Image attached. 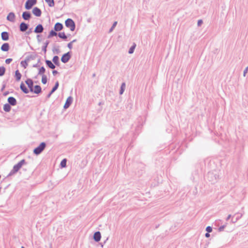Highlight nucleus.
I'll return each instance as SVG.
<instances>
[{
  "instance_id": "obj_1",
  "label": "nucleus",
  "mask_w": 248,
  "mask_h": 248,
  "mask_svg": "<svg viewBox=\"0 0 248 248\" xmlns=\"http://www.w3.org/2000/svg\"><path fill=\"white\" fill-rule=\"evenodd\" d=\"M25 82L27 85L29 89L27 88V87L26 86L23 82H21L20 85V90L23 93L25 94L28 93L30 92L31 93L32 89H33L34 86V81L30 78H28L25 81Z\"/></svg>"
},
{
  "instance_id": "obj_2",
  "label": "nucleus",
  "mask_w": 248,
  "mask_h": 248,
  "mask_svg": "<svg viewBox=\"0 0 248 248\" xmlns=\"http://www.w3.org/2000/svg\"><path fill=\"white\" fill-rule=\"evenodd\" d=\"M26 164H27V162L26 161L25 159H23L21 160H20L17 164L14 166L13 169L8 174L7 177H9L16 173L20 170V169L23 165Z\"/></svg>"
},
{
  "instance_id": "obj_3",
  "label": "nucleus",
  "mask_w": 248,
  "mask_h": 248,
  "mask_svg": "<svg viewBox=\"0 0 248 248\" xmlns=\"http://www.w3.org/2000/svg\"><path fill=\"white\" fill-rule=\"evenodd\" d=\"M206 179L212 183H215L219 179V174L216 170L209 171L206 175Z\"/></svg>"
},
{
  "instance_id": "obj_4",
  "label": "nucleus",
  "mask_w": 248,
  "mask_h": 248,
  "mask_svg": "<svg viewBox=\"0 0 248 248\" xmlns=\"http://www.w3.org/2000/svg\"><path fill=\"white\" fill-rule=\"evenodd\" d=\"M46 147V143L45 142H41L39 145L35 148L33 150V153L36 155L41 154Z\"/></svg>"
},
{
  "instance_id": "obj_5",
  "label": "nucleus",
  "mask_w": 248,
  "mask_h": 248,
  "mask_svg": "<svg viewBox=\"0 0 248 248\" xmlns=\"http://www.w3.org/2000/svg\"><path fill=\"white\" fill-rule=\"evenodd\" d=\"M65 25L67 28H69L71 31H74L76 29V24L71 18H69L65 20Z\"/></svg>"
},
{
  "instance_id": "obj_6",
  "label": "nucleus",
  "mask_w": 248,
  "mask_h": 248,
  "mask_svg": "<svg viewBox=\"0 0 248 248\" xmlns=\"http://www.w3.org/2000/svg\"><path fill=\"white\" fill-rule=\"evenodd\" d=\"M72 55V52L71 51L63 54L61 59L62 62L63 63H67L71 59Z\"/></svg>"
},
{
  "instance_id": "obj_7",
  "label": "nucleus",
  "mask_w": 248,
  "mask_h": 248,
  "mask_svg": "<svg viewBox=\"0 0 248 248\" xmlns=\"http://www.w3.org/2000/svg\"><path fill=\"white\" fill-rule=\"evenodd\" d=\"M37 2V0H27L25 4V8L27 10H31Z\"/></svg>"
},
{
  "instance_id": "obj_8",
  "label": "nucleus",
  "mask_w": 248,
  "mask_h": 248,
  "mask_svg": "<svg viewBox=\"0 0 248 248\" xmlns=\"http://www.w3.org/2000/svg\"><path fill=\"white\" fill-rule=\"evenodd\" d=\"M59 82L58 81H57L55 82L54 86L52 87L51 91L46 96V100L50 97L51 95L58 89V88H59Z\"/></svg>"
},
{
  "instance_id": "obj_9",
  "label": "nucleus",
  "mask_w": 248,
  "mask_h": 248,
  "mask_svg": "<svg viewBox=\"0 0 248 248\" xmlns=\"http://www.w3.org/2000/svg\"><path fill=\"white\" fill-rule=\"evenodd\" d=\"M29 27V25L24 22H22L19 24V29L21 32H25Z\"/></svg>"
},
{
  "instance_id": "obj_10",
  "label": "nucleus",
  "mask_w": 248,
  "mask_h": 248,
  "mask_svg": "<svg viewBox=\"0 0 248 248\" xmlns=\"http://www.w3.org/2000/svg\"><path fill=\"white\" fill-rule=\"evenodd\" d=\"M73 101V98L71 96H69L67 97L63 106V108L66 109L68 108L72 104Z\"/></svg>"
},
{
  "instance_id": "obj_11",
  "label": "nucleus",
  "mask_w": 248,
  "mask_h": 248,
  "mask_svg": "<svg viewBox=\"0 0 248 248\" xmlns=\"http://www.w3.org/2000/svg\"><path fill=\"white\" fill-rule=\"evenodd\" d=\"M22 17L25 20H29L31 18V14L29 11H24L22 13Z\"/></svg>"
},
{
  "instance_id": "obj_12",
  "label": "nucleus",
  "mask_w": 248,
  "mask_h": 248,
  "mask_svg": "<svg viewBox=\"0 0 248 248\" xmlns=\"http://www.w3.org/2000/svg\"><path fill=\"white\" fill-rule=\"evenodd\" d=\"M32 14L37 17L41 16L42 15V11L37 7H34L32 10Z\"/></svg>"
},
{
  "instance_id": "obj_13",
  "label": "nucleus",
  "mask_w": 248,
  "mask_h": 248,
  "mask_svg": "<svg viewBox=\"0 0 248 248\" xmlns=\"http://www.w3.org/2000/svg\"><path fill=\"white\" fill-rule=\"evenodd\" d=\"M93 239L96 242H99L101 238V234L99 231L95 232L93 235Z\"/></svg>"
},
{
  "instance_id": "obj_14",
  "label": "nucleus",
  "mask_w": 248,
  "mask_h": 248,
  "mask_svg": "<svg viewBox=\"0 0 248 248\" xmlns=\"http://www.w3.org/2000/svg\"><path fill=\"white\" fill-rule=\"evenodd\" d=\"M44 30L43 26L41 24H39L35 28L33 32L36 33H41L43 32Z\"/></svg>"
},
{
  "instance_id": "obj_15",
  "label": "nucleus",
  "mask_w": 248,
  "mask_h": 248,
  "mask_svg": "<svg viewBox=\"0 0 248 248\" xmlns=\"http://www.w3.org/2000/svg\"><path fill=\"white\" fill-rule=\"evenodd\" d=\"M31 93L39 94L42 93V88L40 85H36L34 86Z\"/></svg>"
},
{
  "instance_id": "obj_16",
  "label": "nucleus",
  "mask_w": 248,
  "mask_h": 248,
  "mask_svg": "<svg viewBox=\"0 0 248 248\" xmlns=\"http://www.w3.org/2000/svg\"><path fill=\"white\" fill-rule=\"evenodd\" d=\"M16 16L14 12L9 13L6 17V19L11 22H15Z\"/></svg>"
},
{
  "instance_id": "obj_17",
  "label": "nucleus",
  "mask_w": 248,
  "mask_h": 248,
  "mask_svg": "<svg viewBox=\"0 0 248 248\" xmlns=\"http://www.w3.org/2000/svg\"><path fill=\"white\" fill-rule=\"evenodd\" d=\"M8 103L9 104L12 106H14L16 105L17 102L16 99L13 97L10 96L7 99Z\"/></svg>"
},
{
  "instance_id": "obj_18",
  "label": "nucleus",
  "mask_w": 248,
  "mask_h": 248,
  "mask_svg": "<svg viewBox=\"0 0 248 248\" xmlns=\"http://www.w3.org/2000/svg\"><path fill=\"white\" fill-rule=\"evenodd\" d=\"M10 34L7 31H3L1 33V39L4 41H8L9 39Z\"/></svg>"
},
{
  "instance_id": "obj_19",
  "label": "nucleus",
  "mask_w": 248,
  "mask_h": 248,
  "mask_svg": "<svg viewBox=\"0 0 248 248\" xmlns=\"http://www.w3.org/2000/svg\"><path fill=\"white\" fill-rule=\"evenodd\" d=\"M10 48V45L8 43H4L1 46L0 49L4 52H7Z\"/></svg>"
},
{
  "instance_id": "obj_20",
  "label": "nucleus",
  "mask_w": 248,
  "mask_h": 248,
  "mask_svg": "<svg viewBox=\"0 0 248 248\" xmlns=\"http://www.w3.org/2000/svg\"><path fill=\"white\" fill-rule=\"evenodd\" d=\"M242 217V214L237 213L234 215V216L232 217L231 221L232 223H234L236 222L240 218Z\"/></svg>"
},
{
  "instance_id": "obj_21",
  "label": "nucleus",
  "mask_w": 248,
  "mask_h": 248,
  "mask_svg": "<svg viewBox=\"0 0 248 248\" xmlns=\"http://www.w3.org/2000/svg\"><path fill=\"white\" fill-rule=\"evenodd\" d=\"M63 28V24L60 22H57L54 27V30L55 31H59L62 30Z\"/></svg>"
},
{
  "instance_id": "obj_22",
  "label": "nucleus",
  "mask_w": 248,
  "mask_h": 248,
  "mask_svg": "<svg viewBox=\"0 0 248 248\" xmlns=\"http://www.w3.org/2000/svg\"><path fill=\"white\" fill-rule=\"evenodd\" d=\"M45 62L46 66L50 69H54L56 67L55 65L50 60H46Z\"/></svg>"
},
{
  "instance_id": "obj_23",
  "label": "nucleus",
  "mask_w": 248,
  "mask_h": 248,
  "mask_svg": "<svg viewBox=\"0 0 248 248\" xmlns=\"http://www.w3.org/2000/svg\"><path fill=\"white\" fill-rule=\"evenodd\" d=\"M14 77L16 79V80L17 82L19 81L21 78L22 75L20 73L19 71L17 69L15 72Z\"/></svg>"
},
{
  "instance_id": "obj_24",
  "label": "nucleus",
  "mask_w": 248,
  "mask_h": 248,
  "mask_svg": "<svg viewBox=\"0 0 248 248\" xmlns=\"http://www.w3.org/2000/svg\"><path fill=\"white\" fill-rule=\"evenodd\" d=\"M52 62L55 66H59L60 65V62L59 61V57L56 55L54 56L52 58Z\"/></svg>"
},
{
  "instance_id": "obj_25",
  "label": "nucleus",
  "mask_w": 248,
  "mask_h": 248,
  "mask_svg": "<svg viewBox=\"0 0 248 248\" xmlns=\"http://www.w3.org/2000/svg\"><path fill=\"white\" fill-rule=\"evenodd\" d=\"M38 57V55L36 53H33V54L29 55L26 57V59L29 62L30 60H33L36 59V57Z\"/></svg>"
},
{
  "instance_id": "obj_26",
  "label": "nucleus",
  "mask_w": 248,
  "mask_h": 248,
  "mask_svg": "<svg viewBox=\"0 0 248 248\" xmlns=\"http://www.w3.org/2000/svg\"><path fill=\"white\" fill-rule=\"evenodd\" d=\"M59 38L63 40L64 41H67L68 36L66 35L64 32H60L58 33L57 35Z\"/></svg>"
},
{
  "instance_id": "obj_27",
  "label": "nucleus",
  "mask_w": 248,
  "mask_h": 248,
  "mask_svg": "<svg viewBox=\"0 0 248 248\" xmlns=\"http://www.w3.org/2000/svg\"><path fill=\"white\" fill-rule=\"evenodd\" d=\"M58 35V33H57V31H55L54 29L51 30L48 33V35H47V38H51L53 36H56Z\"/></svg>"
},
{
  "instance_id": "obj_28",
  "label": "nucleus",
  "mask_w": 248,
  "mask_h": 248,
  "mask_svg": "<svg viewBox=\"0 0 248 248\" xmlns=\"http://www.w3.org/2000/svg\"><path fill=\"white\" fill-rule=\"evenodd\" d=\"M49 43H50L49 40H46L44 43V45L42 46V51H44L45 54H46V52L47 47V46H48V44H49Z\"/></svg>"
},
{
  "instance_id": "obj_29",
  "label": "nucleus",
  "mask_w": 248,
  "mask_h": 248,
  "mask_svg": "<svg viewBox=\"0 0 248 248\" xmlns=\"http://www.w3.org/2000/svg\"><path fill=\"white\" fill-rule=\"evenodd\" d=\"M11 105H10L8 103H6L5 104H4L3 105V110L6 112H8L9 111H10V110H11L12 109V108H11Z\"/></svg>"
},
{
  "instance_id": "obj_30",
  "label": "nucleus",
  "mask_w": 248,
  "mask_h": 248,
  "mask_svg": "<svg viewBox=\"0 0 248 248\" xmlns=\"http://www.w3.org/2000/svg\"><path fill=\"white\" fill-rule=\"evenodd\" d=\"M125 86H126V84H125V82H123L121 84V87H120V90H119V94H120V95H122L124 93V90L125 89Z\"/></svg>"
},
{
  "instance_id": "obj_31",
  "label": "nucleus",
  "mask_w": 248,
  "mask_h": 248,
  "mask_svg": "<svg viewBox=\"0 0 248 248\" xmlns=\"http://www.w3.org/2000/svg\"><path fill=\"white\" fill-rule=\"evenodd\" d=\"M46 72V69L44 66L40 67L38 69V75H45L44 74Z\"/></svg>"
},
{
  "instance_id": "obj_32",
  "label": "nucleus",
  "mask_w": 248,
  "mask_h": 248,
  "mask_svg": "<svg viewBox=\"0 0 248 248\" xmlns=\"http://www.w3.org/2000/svg\"><path fill=\"white\" fill-rule=\"evenodd\" d=\"M67 161V160L66 158L63 159L60 163V168H65L67 166V165H66Z\"/></svg>"
},
{
  "instance_id": "obj_33",
  "label": "nucleus",
  "mask_w": 248,
  "mask_h": 248,
  "mask_svg": "<svg viewBox=\"0 0 248 248\" xmlns=\"http://www.w3.org/2000/svg\"><path fill=\"white\" fill-rule=\"evenodd\" d=\"M45 1L47 3L49 7H52L55 5L54 0H45Z\"/></svg>"
},
{
  "instance_id": "obj_34",
  "label": "nucleus",
  "mask_w": 248,
  "mask_h": 248,
  "mask_svg": "<svg viewBox=\"0 0 248 248\" xmlns=\"http://www.w3.org/2000/svg\"><path fill=\"white\" fill-rule=\"evenodd\" d=\"M136 46V44L135 43H134L133 44L132 46L129 49L128 53L130 54H133L134 53V51L135 50Z\"/></svg>"
},
{
  "instance_id": "obj_35",
  "label": "nucleus",
  "mask_w": 248,
  "mask_h": 248,
  "mask_svg": "<svg viewBox=\"0 0 248 248\" xmlns=\"http://www.w3.org/2000/svg\"><path fill=\"white\" fill-rule=\"evenodd\" d=\"M28 61L25 59L24 61H22L20 62L21 66L24 68H26L28 65Z\"/></svg>"
},
{
  "instance_id": "obj_36",
  "label": "nucleus",
  "mask_w": 248,
  "mask_h": 248,
  "mask_svg": "<svg viewBox=\"0 0 248 248\" xmlns=\"http://www.w3.org/2000/svg\"><path fill=\"white\" fill-rule=\"evenodd\" d=\"M6 72V68L4 66H0V77L3 76Z\"/></svg>"
},
{
  "instance_id": "obj_37",
  "label": "nucleus",
  "mask_w": 248,
  "mask_h": 248,
  "mask_svg": "<svg viewBox=\"0 0 248 248\" xmlns=\"http://www.w3.org/2000/svg\"><path fill=\"white\" fill-rule=\"evenodd\" d=\"M41 81L43 84H46L47 82V78L46 75L42 76Z\"/></svg>"
},
{
  "instance_id": "obj_38",
  "label": "nucleus",
  "mask_w": 248,
  "mask_h": 248,
  "mask_svg": "<svg viewBox=\"0 0 248 248\" xmlns=\"http://www.w3.org/2000/svg\"><path fill=\"white\" fill-rule=\"evenodd\" d=\"M41 64V57H40V58L38 60L37 63L36 64H33L32 67L34 68L40 67Z\"/></svg>"
},
{
  "instance_id": "obj_39",
  "label": "nucleus",
  "mask_w": 248,
  "mask_h": 248,
  "mask_svg": "<svg viewBox=\"0 0 248 248\" xmlns=\"http://www.w3.org/2000/svg\"><path fill=\"white\" fill-rule=\"evenodd\" d=\"M117 21L114 22V23H113L112 26L111 27V28L109 30V32H112L113 31V30L115 28V27L117 25Z\"/></svg>"
},
{
  "instance_id": "obj_40",
  "label": "nucleus",
  "mask_w": 248,
  "mask_h": 248,
  "mask_svg": "<svg viewBox=\"0 0 248 248\" xmlns=\"http://www.w3.org/2000/svg\"><path fill=\"white\" fill-rule=\"evenodd\" d=\"M59 46H58V48H53V49H52V51L54 53H56V54H59L60 52H61V51L59 49Z\"/></svg>"
},
{
  "instance_id": "obj_41",
  "label": "nucleus",
  "mask_w": 248,
  "mask_h": 248,
  "mask_svg": "<svg viewBox=\"0 0 248 248\" xmlns=\"http://www.w3.org/2000/svg\"><path fill=\"white\" fill-rule=\"evenodd\" d=\"M227 224V223H226L225 224H224V225H221V226H220V227H219V228L218 229V232H222V231H224V228L226 227Z\"/></svg>"
},
{
  "instance_id": "obj_42",
  "label": "nucleus",
  "mask_w": 248,
  "mask_h": 248,
  "mask_svg": "<svg viewBox=\"0 0 248 248\" xmlns=\"http://www.w3.org/2000/svg\"><path fill=\"white\" fill-rule=\"evenodd\" d=\"M206 231L208 232H211L213 231V228L211 226H207L205 229Z\"/></svg>"
},
{
  "instance_id": "obj_43",
  "label": "nucleus",
  "mask_w": 248,
  "mask_h": 248,
  "mask_svg": "<svg viewBox=\"0 0 248 248\" xmlns=\"http://www.w3.org/2000/svg\"><path fill=\"white\" fill-rule=\"evenodd\" d=\"M12 61H13V59L12 58L7 59L5 60V63L6 64H9L12 62Z\"/></svg>"
},
{
  "instance_id": "obj_44",
  "label": "nucleus",
  "mask_w": 248,
  "mask_h": 248,
  "mask_svg": "<svg viewBox=\"0 0 248 248\" xmlns=\"http://www.w3.org/2000/svg\"><path fill=\"white\" fill-rule=\"evenodd\" d=\"M203 23V21L202 19H199L197 22V25L198 27L201 26Z\"/></svg>"
},
{
  "instance_id": "obj_45",
  "label": "nucleus",
  "mask_w": 248,
  "mask_h": 248,
  "mask_svg": "<svg viewBox=\"0 0 248 248\" xmlns=\"http://www.w3.org/2000/svg\"><path fill=\"white\" fill-rule=\"evenodd\" d=\"M67 47L69 49H71L73 47V43L70 42L67 44Z\"/></svg>"
},
{
  "instance_id": "obj_46",
  "label": "nucleus",
  "mask_w": 248,
  "mask_h": 248,
  "mask_svg": "<svg viewBox=\"0 0 248 248\" xmlns=\"http://www.w3.org/2000/svg\"><path fill=\"white\" fill-rule=\"evenodd\" d=\"M41 35H40V34L37 35V41L39 42H41L42 41V38H41Z\"/></svg>"
},
{
  "instance_id": "obj_47",
  "label": "nucleus",
  "mask_w": 248,
  "mask_h": 248,
  "mask_svg": "<svg viewBox=\"0 0 248 248\" xmlns=\"http://www.w3.org/2000/svg\"><path fill=\"white\" fill-rule=\"evenodd\" d=\"M248 66H247L245 68V69L244 70V72H243V76H244V77L246 76V75L248 73Z\"/></svg>"
},
{
  "instance_id": "obj_48",
  "label": "nucleus",
  "mask_w": 248,
  "mask_h": 248,
  "mask_svg": "<svg viewBox=\"0 0 248 248\" xmlns=\"http://www.w3.org/2000/svg\"><path fill=\"white\" fill-rule=\"evenodd\" d=\"M58 74L59 72L57 70L53 69V70L52 71V74L53 75V76H55Z\"/></svg>"
},
{
  "instance_id": "obj_49",
  "label": "nucleus",
  "mask_w": 248,
  "mask_h": 248,
  "mask_svg": "<svg viewBox=\"0 0 248 248\" xmlns=\"http://www.w3.org/2000/svg\"><path fill=\"white\" fill-rule=\"evenodd\" d=\"M32 28H30L27 31H26V34L28 35L31 34L32 32Z\"/></svg>"
},
{
  "instance_id": "obj_50",
  "label": "nucleus",
  "mask_w": 248,
  "mask_h": 248,
  "mask_svg": "<svg viewBox=\"0 0 248 248\" xmlns=\"http://www.w3.org/2000/svg\"><path fill=\"white\" fill-rule=\"evenodd\" d=\"M6 87V83H4L1 88V91H3Z\"/></svg>"
},
{
  "instance_id": "obj_51",
  "label": "nucleus",
  "mask_w": 248,
  "mask_h": 248,
  "mask_svg": "<svg viewBox=\"0 0 248 248\" xmlns=\"http://www.w3.org/2000/svg\"><path fill=\"white\" fill-rule=\"evenodd\" d=\"M9 93H9V91H6V92H5L3 93V95H4V96H6L8 95L9 94Z\"/></svg>"
},
{
  "instance_id": "obj_52",
  "label": "nucleus",
  "mask_w": 248,
  "mask_h": 248,
  "mask_svg": "<svg viewBox=\"0 0 248 248\" xmlns=\"http://www.w3.org/2000/svg\"><path fill=\"white\" fill-rule=\"evenodd\" d=\"M210 232H207L205 234V237H206V238H208V237H210Z\"/></svg>"
},
{
  "instance_id": "obj_53",
  "label": "nucleus",
  "mask_w": 248,
  "mask_h": 248,
  "mask_svg": "<svg viewBox=\"0 0 248 248\" xmlns=\"http://www.w3.org/2000/svg\"><path fill=\"white\" fill-rule=\"evenodd\" d=\"M231 217V215H229L226 219V221L229 220Z\"/></svg>"
},
{
  "instance_id": "obj_54",
  "label": "nucleus",
  "mask_w": 248,
  "mask_h": 248,
  "mask_svg": "<svg viewBox=\"0 0 248 248\" xmlns=\"http://www.w3.org/2000/svg\"><path fill=\"white\" fill-rule=\"evenodd\" d=\"M77 41V39H74L73 41H72L71 42H72V43H74L75 42H76Z\"/></svg>"
},
{
  "instance_id": "obj_55",
  "label": "nucleus",
  "mask_w": 248,
  "mask_h": 248,
  "mask_svg": "<svg viewBox=\"0 0 248 248\" xmlns=\"http://www.w3.org/2000/svg\"><path fill=\"white\" fill-rule=\"evenodd\" d=\"M38 81H34V83H38Z\"/></svg>"
},
{
  "instance_id": "obj_56",
  "label": "nucleus",
  "mask_w": 248,
  "mask_h": 248,
  "mask_svg": "<svg viewBox=\"0 0 248 248\" xmlns=\"http://www.w3.org/2000/svg\"><path fill=\"white\" fill-rule=\"evenodd\" d=\"M34 78H37V76H36L35 77H34Z\"/></svg>"
},
{
  "instance_id": "obj_57",
  "label": "nucleus",
  "mask_w": 248,
  "mask_h": 248,
  "mask_svg": "<svg viewBox=\"0 0 248 248\" xmlns=\"http://www.w3.org/2000/svg\"><path fill=\"white\" fill-rule=\"evenodd\" d=\"M101 104H102V103H101V102H99V104H98V105H101Z\"/></svg>"
},
{
  "instance_id": "obj_58",
  "label": "nucleus",
  "mask_w": 248,
  "mask_h": 248,
  "mask_svg": "<svg viewBox=\"0 0 248 248\" xmlns=\"http://www.w3.org/2000/svg\"><path fill=\"white\" fill-rule=\"evenodd\" d=\"M95 74H93V77H95Z\"/></svg>"
},
{
  "instance_id": "obj_59",
  "label": "nucleus",
  "mask_w": 248,
  "mask_h": 248,
  "mask_svg": "<svg viewBox=\"0 0 248 248\" xmlns=\"http://www.w3.org/2000/svg\"><path fill=\"white\" fill-rule=\"evenodd\" d=\"M8 186H7L5 188V189H6L7 187H8Z\"/></svg>"
},
{
  "instance_id": "obj_60",
  "label": "nucleus",
  "mask_w": 248,
  "mask_h": 248,
  "mask_svg": "<svg viewBox=\"0 0 248 248\" xmlns=\"http://www.w3.org/2000/svg\"><path fill=\"white\" fill-rule=\"evenodd\" d=\"M21 248H25L24 246H22Z\"/></svg>"
},
{
  "instance_id": "obj_61",
  "label": "nucleus",
  "mask_w": 248,
  "mask_h": 248,
  "mask_svg": "<svg viewBox=\"0 0 248 248\" xmlns=\"http://www.w3.org/2000/svg\"><path fill=\"white\" fill-rule=\"evenodd\" d=\"M101 246L102 247H103V245L102 244H101Z\"/></svg>"
}]
</instances>
